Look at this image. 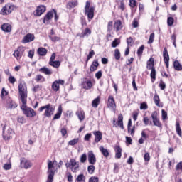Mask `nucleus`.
Masks as SVG:
<instances>
[{
    "mask_svg": "<svg viewBox=\"0 0 182 182\" xmlns=\"http://www.w3.org/2000/svg\"><path fill=\"white\" fill-rule=\"evenodd\" d=\"M48 38H50L52 42H59V41H60V37H58V36H48Z\"/></svg>",
    "mask_w": 182,
    "mask_h": 182,
    "instance_id": "obj_46",
    "label": "nucleus"
},
{
    "mask_svg": "<svg viewBox=\"0 0 182 182\" xmlns=\"http://www.w3.org/2000/svg\"><path fill=\"white\" fill-rule=\"evenodd\" d=\"M107 106L109 109L113 110V112H116V102L114 101L113 95L109 96Z\"/></svg>",
    "mask_w": 182,
    "mask_h": 182,
    "instance_id": "obj_10",
    "label": "nucleus"
},
{
    "mask_svg": "<svg viewBox=\"0 0 182 182\" xmlns=\"http://www.w3.org/2000/svg\"><path fill=\"white\" fill-rule=\"evenodd\" d=\"M100 151H101L104 157H109V151L103 146H100Z\"/></svg>",
    "mask_w": 182,
    "mask_h": 182,
    "instance_id": "obj_31",
    "label": "nucleus"
},
{
    "mask_svg": "<svg viewBox=\"0 0 182 182\" xmlns=\"http://www.w3.org/2000/svg\"><path fill=\"white\" fill-rule=\"evenodd\" d=\"M99 103H100V98L97 97V98L94 99L92 102V107H95L96 109L97 106H99Z\"/></svg>",
    "mask_w": 182,
    "mask_h": 182,
    "instance_id": "obj_35",
    "label": "nucleus"
},
{
    "mask_svg": "<svg viewBox=\"0 0 182 182\" xmlns=\"http://www.w3.org/2000/svg\"><path fill=\"white\" fill-rule=\"evenodd\" d=\"M85 15H87L88 19H93L95 16V7H90V2L87 1L85 7Z\"/></svg>",
    "mask_w": 182,
    "mask_h": 182,
    "instance_id": "obj_5",
    "label": "nucleus"
},
{
    "mask_svg": "<svg viewBox=\"0 0 182 182\" xmlns=\"http://www.w3.org/2000/svg\"><path fill=\"white\" fill-rule=\"evenodd\" d=\"M87 160V155L86 154H82L80 158V163H86Z\"/></svg>",
    "mask_w": 182,
    "mask_h": 182,
    "instance_id": "obj_43",
    "label": "nucleus"
},
{
    "mask_svg": "<svg viewBox=\"0 0 182 182\" xmlns=\"http://www.w3.org/2000/svg\"><path fill=\"white\" fill-rule=\"evenodd\" d=\"M9 82L14 85V83L16 82V79H15V77L10 75V77H9Z\"/></svg>",
    "mask_w": 182,
    "mask_h": 182,
    "instance_id": "obj_60",
    "label": "nucleus"
},
{
    "mask_svg": "<svg viewBox=\"0 0 182 182\" xmlns=\"http://www.w3.org/2000/svg\"><path fill=\"white\" fill-rule=\"evenodd\" d=\"M119 45V39L116 38L112 41V48H117V46Z\"/></svg>",
    "mask_w": 182,
    "mask_h": 182,
    "instance_id": "obj_59",
    "label": "nucleus"
},
{
    "mask_svg": "<svg viewBox=\"0 0 182 182\" xmlns=\"http://www.w3.org/2000/svg\"><path fill=\"white\" fill-rule=\"evenodd\" d=\"M5 127H6V126L4 125L3 127V139L4 140H11V139H12V134H14V130L9 128L8 130L5 131Z\"/></svg>",
    "mask_w": 182,
    "mask_h": 182,
    "instance_id": "obj_6",
    "label": "nucleus"
},
{
    "mask_svg": "<svg viewBox=\"0 0 182 182\" xmlns=\"http://www.w3.org/2000/svg\"><path fill=\"white\" fill-rule=\"evenodd\" d=\"M92 133L95 137V141L96 143H99V141H100V140L102 139V132L100 131H94Z\"/></svg>",
    "mask_w": 182,
    "mask_h": 182,
    "instance_id": "obj_22",
    "label": "nucleus"
},
{
    "mask_svg": "<svg viewBox=\"0 0 182 182\" xmlns=\"http://www.w3.org/2000/svg\"><path fill=\"white\" fill-rule=\"evenodd\" d=\"M159 87L161 90H164V89H166V83H164L161 80H160Z\"/></svg>",
    "mask_w": 182,
    "mask_h": 182,
    "instance_id": "obj_58",
    "label": "nucleus"
},
{
    "mask_svg": "<svg viewBox=\"0 0 182 182\" xmlns=\"http://www.w3.org/2000/svg\"><path fill=\"white\" fill-rule=\"evenodd\" d=\"M20 165L21 168H25L26 170H28V168H31V167H32V162L25 158H23L21 160Z\"/></svg>",
    "mask_w": 182,
    "mask_h": 182,
    "instance_id": "obj_11",
    "label": "nucleus"
},
{
    "mask_svg": "<svg viewBox=\"0 0 182 182\" xmlns=\"http://www.w3.org/2000/svg\"><path fill=\"white\" fill-rule=\"evenodd\" d=\"M52 18H53V10L48 12L47 14L45 16L43 19L44 23L48 25V23H49V21H51Z\"/></svg>",
    "mask_w": 182,
    "mask_h": 182,
    "instance_id": "obj_20",
    "label": "nucleus"
},
{
    "mask_svg": "<svg viewBox=\"0 0 182 182\" xmlns=\"http://www.w3.org/2000/svg\"><path fill=\"white\" fill-rule=\"evenodd\" d=\"M60 85H61V86H63V85H65V80H55L53 82V84L51 85V88L53 90V92L59 91V89H60Z\"/></svg>",
    "mask_w": 182,
    "mask_h": 182,
    "instance_id": "obj_7",
    "label": "nucleus"
},
{
    "mask_svg": "<svg viewBox=\"0 0 182 182\" xmlns=\"http://www.w3.org/2000/svg\"><path fill=\"white\" fill-rule=\"evenodd\" d=\"M77 6V1H70L68 2V5H67V8L68 9H72V8H75V6Z\"/></svg>",
    "mask_w": 182,
    "mask_h": 182,
    "instance_id": "obj_39",
    "label": "nucleus"
},
{
    "mask_svg": "<svg viewBox=\"0 0 182 182\" xmlns=\"http://www.w3.org/2000/svg\"><path fill=\"white\" fill-rule=\"evenodd\" d=\"M127 43L128 46H133V38L129 37L127 39Z\"/></svg>",
    "mask_w": 182,
    "mask_h": 182,
    "instance_id": "obj_56",
    "label": "nucleus"
},
{
    "mask_svg": "<svg viewBox=\"0 0 182 182\" xmlns=\"http://www.w3.org/2000/svg\"><path fill=\"white\" fill-rule=\"evenodd\" d=\"M85 178L83 173L78 175L77 178H76V181L77 182H85Z\"/></svg>",
    "mask_w": 182,
    "mask_h": 182,
    "instance_id": "obj_41",
    "label": "nucleus"
},
{
    "mask_svg": "<svg viewBox=\"0 0 182 182\" xmlns=\"http://www.w3.org/2000/svg\"><path fill=\"white\" fill-rule=\"evenodd\" d=\"M43 110H45V117H52L53 113H55V108H53V106H52L50 104L43 106L38 109L39 112H43Z\"/></svg>",
    "mask_w": 182,
    "mask_h": 182,
    "instance_id": "obj_2",
    "label": "nucleus"
},
{
    "mask_svg": "<svg viewBox=\"0 0 182 182\" xmlns=\"http://www.w3.org/2000/svg\"><path fill=\"white\" fill-rule=\"evenodd\" d=\"M35 41V35L33 33L26 34L22 39V43H29V42H33Z\"/></svg>",
    "mask_w": 182,
    "mask_h": 182,
    "instance_id": "obj_15",
    "label": "nucleus"
},
{
    "mask_svg": "<svg viewBox=\"0 0 182 182\" xmlns=\"http://www.w3.org/2000/svg\"><path fill=\"white\" fill-rule=\"evenodd\" d=\"M17 122H18V123H21V124H23V123L26 122V120L23 117H18L17 119Z\"/></svg>",
    "mask_w": 182,
    "mask_h": 182,
    "instance_id": "obj_62",
    "label": "nucleus"
},
{
    "mask_svg": "<svg viewBox=\"0 0 182 182\" xmlns=\"http://www.w3.org/2000/svg\"><path fill=\"white\" fill-rule=\"evenodd\" d=\"M49 65L58 69L60 66V61H49Z\"/></svg>",
    "mask_w": 182,
    "mask_h": 182,
    "instance_id": "obj_37",
    "label": "nucleus"
},
{
    "mask_svg": "<svg viewBox=\"0 0 182 182\" xmlns=\"http://www.w3.org/2000/svg\"><path fill=\"white\" fill-rule=\"evenodd\" d=\"M37 53L40 56H46V54L48 53V50L45 48H39L37 50Z\"/></svg>",
    "mask_w": 182,
    "mask_h": 182,
    "instance_id": "obj_30",
    "label": "nucleus"
},
{
    "mask_svg": "<svg viewBox=\"0 0 182 182\" xmlns=\"http://www.w3.org/2000/svg\"><path fill=\"white\" fill-rule=\"evenodd\" d=\"M26 102H22V106L21 107V110H23V113L27 117H35L36 116V112L31 107H26Z\"/></svg>",
    "mask_w": 182,
    "mask_h": 182,
    "instance_id": "obj_3",
    "label": "nucleus"
},
{
    "mask_svg": "<svg viewBox=\"0 0 182 182\" xmlns=\"http://www.w3.org/2000/svg\"><path fill=\"white\" fill-rule=\"evenodd\" d=\"M89 182H99V178L96 176H92L89 179Z\"/></svg>",
    "mask_w": 182,
    "mask_h": 182,
    "instance_id": "obj_61",
    "label": "nucleus"
},
{
    "mask_svg": "<svg viewBox=\"0 0 182 182\" xmlns=\"http://www.w3.org/2000/svg\"><path fill=\"white\" fill-rule=\"evenodd\" d=\"M18 93L21 103H25L26 102H27L28 87H26V84L25 82H21L18 84Z\"/></svg>",
    "mask_w": 182,
    "mask_h": 182,
    "instance_id": "obj_1",
    "label": "nucleus"
},
{
    "mask_svg": "<svg viewBox=\"0 0 182 182\" xmlns=\"http://www.w3.org/2000/svg\"><path fill=\"white\" fill-rule=\"evenodd\" d=\"M108 32H112L113 31V21H109L107 24Z\"/></svg>",
    "mask_w": 182,
    "mask_h": 182,
    "instance_id": "obj_50",
    "label": "nucleus"
},
{
    "mask_svg": "<svg viewBox=\"0 0 182 182\" xmlns=\"http://www.w3.org/2000/svg\"><path fill=\"white\" fill-rule=\"evenodd\" d=\"M67 168H70L73 173H77L79 171V162L76 161V159H70L68 163L65 164Z\"/></svg>",
    "mask_w": 182,
    "mask_h": 182,
    "instance_id": "obj_4",
    "label": "nucleus"
},
{
    "mask_svg": "<svg viewBox=\"0 0 182 182\" xmlns=\"http://www.w3.org/2000/svg\"><path fill=\"white\" fill-rule=\"evenodd\" d=\"M176 132L180 137L182 136L181 127H180V122L178 121L176 122Z\"/></svg>",
    "mask_w": 182,
    "mask_h": 182,
    "instance_id": "obj_32",
    "label": "nucleus"
},
{
    "mask_svg": "<svg viewBox=\"0 0 182 182\" xmlns=\"http://www.w3.org/2000/svg\"><path fill=\"white\" fill-rule=\"evenodd\" d=\"M151 73H150V76H151V82L152 83H154L155 80H156V68H152V70H151Z\"/></svg>",
    "mask_w": 182,
    "mask_h": 182,
    "instance_id": "obj_36",
    "label": "nucleus"
},
{
    "mask_svg": "<svg viewBox=\"0 0 182 182\" xmlns=\"http://www.w3.org/2000/svg\"><path fill=\"white\" fill-rule=\"evenodd\" d=\"M151 116L154 126H156L157 127H161V124L160 123V120H159V114L157 112H154Z\"/></svg>",
    "mask_w": 182,
    "mask_h": 182,
    "instance_id": "obj_12",
    "label": "nucleus"
},
{
    "mask_svg": "<svg viewBox=\"0 0 182 182\" xmlns=\"http://www.w3.org/2000/svg\"><path fill=\"white\" fill-rule=\"evenodd\" d=\"M154 102L156 106H158V107H160V97H159V95L157 94H156L154 96Z\"/></svg>",
    "mask_w": 182,
    "mask_h": 182,
    "instance_id": "obj_38",
    "label": "nucleus"
},
{
    "mask_svg": "<svg viewBox=\"0 0 182 182\" xmlns=\"http://www.w3.org/2000/svg\"><path fill=\"white\" fill-rule=\"evenodd\" d=\"M91 33L92 30H90L89 28H87L81 34H77V36H80V38H85V36H89V35H91Z\"/></svg>",
    "mask_w": 182,
    "mask_h": 182,
    "instance_id": "obj_24",
    "label": "nucleus"
},
{
    "mask_svg": "<svg viewBox=\"0 0 182 182\" xmlns=\"http://www.w3.org/2000/svg\"><path fill=\"white\" fill-rule=\"evenodd\" d=\"M173 68L176 70L180 71L182 70V65L180 63V62H178V60H176L173 63Z\"/></svg>",
    "mask_w": 182,
    "mask_h": 182,
    "instance_id": "obj_34",
    "label": "nucleus"
},
{
    "mask_svg": "<svg viewBox=\"0 0 182 182\" xmlns=\"http://www.w3.org/2000/svg\"><path fill=\"white\" fill-rule=\"evenodd\" d=\"M79 143V138L73 139L68 142L69 146H75Z\"/></svg>",
    "mask_w": 182,
    "mask_h": 182,
    "instance_id": "obj_40",
    "label": "nucleus"
},
{
    "mask_svg": "<svg viewBox=\"0 0 182 182\" xmlns=\"http://www.w3.org/2000/svg\"><path fill=\"white\" fill-rule=\"evenodd\" d=\"M81 86H82V89L89 90L92 89V87L93 86V82H92V80H90L87 78H84L81 83Z\"/></svg>",
    "mask_w": 182,
    "mask_h": 182,
    "instance_id": "obj_8",
    "label": "nucleus"
},
{
    "mask_svg": "<svg viewBox=\"0 0 182 182\" xmlns=\"http://www.w3.org/2000/svg\"><path fill=\"white\" fill-rule=\"evenodd\" d=\"M53 175H48L46 182H53Z\"/></svg>",
    "mask_w": 182,
    "mask_h": 182,
    "instance_id": "obj_64",
    "label": "nucleus"
},
{
    "mask_svg": "<svg viewBox=\"0 0 182 182\" xmlns=\"http://www.w3.org/2000/svg\"><path fill=\"white\" fill-rule=\"evenodd\" d=\"M93 56H95V51L92 50L87 55V62H89L90 59H92Z\"/></svg>",
    "mask_w": 182,
    "mask_h": 182,
    "instance_id": "obj_51",
    "label": "nucleus"
},
{
    "mask_svg": "<svg viewBox=\"0 0 182 182\" xmlns=\"http://www.w3.org/2000/svg\"><path fill=\"white\" fill-rule=\"evenodd\" d=\"M39 72L44 73V75H52V70H50L46 67L40 68Z\"/></svg>",
    "mask_w": 182,
    "mask_h": 182,
    "instance_id": "obj_28",
    "label": "nucleus"
},
{
    "mask_svg": "<svg viewBox=\"0 0 182 182\" xmlns=\"http://www.w3.org/2000/svg\"><path fill=\"white\" fill-rule=\"evenodd\" d=\"M6 109H16V107H18V105L16 104V102L12 100V99L9 97L6 100Z\"/></svg>",
    "mask_w": 182,
    "mask_h": 182,
    "instance_id": "obj_14",
    "label": "nucleus"
},
{
    "mask_svg": "<svg viewBox=\"0 0 182 182\" xmlns=\"http://www.w3.org/2000/svg\"><path fill=\"white\" fill-rule=\"evenodd\" d=\"M173 23H174V18L173 17H168L167 19L168 26H173Z\"/></svg>",
    "mask_w": 182,
    "mask_h": 182,
    "instance_id": "obj_45",
    "label": "nucleus"
},
{
    "mask_svg": "<svg viewBox=\"0 0 182 182\" xmlns=\"http://www.w3.org/2000/svg\"><path fill=\"white\" fill-rule=\"evenodd\" d=\"M146 68L149 70L154 69V58H151L149 59V60L147 61V66H146Z\"/></svg>",
    "mask_w": 182,
    "mask_h": 182,
    "instance_id": "obj_27",
    "label": "nucleus"
},
{
    "mask_svg": "<svg viewBox=\"0 0 182 182\" xmlns=\"http://www.w3.org/2000/svg\"><path fill=\"white\" fill-rule=\"evenodd\" d=\"M88 163L90 164H96V155L93 153V151H89L88 154Z\"/></svg>",
    "mask_w": 182,
    "mask_h": 182,
    "instance_id": "obj_17",
    "label": "nucleus"
},
{
    "mask_svg": "<svg viewBox=\"0 0 182 182\" xmlns=\"http://www.w3.org/2000/svg\"><path fill=\"white\" fill-rule=\"evenodd\" d=\"M163 56H164V62L166 64L167 69H168V62H170V56L168 55V52L167 51V48H164Z\"/></svg>",
    "mask_w": 182,
    "mask_h": 182,
    "instance_id": "obj_19",
    "label": "nucleus"
},
{
    "mask_svg": "<svg viewBox=\"0 0 182 182\" xmlns=\"http://www.w3.org/2000/svg\"><path fill=\"white\" fill-rule=\"evenodd\" d=\"M153 42H154V33H152L149 36V40L148 41V43L150 45V44L153 43Z\"/></svg>",
    "mask_w": 182,
    "mask_h": 182,
    "instance_id": "obj_53",
    "label": "nucleus"
},
{
    "mask_svg": "<svg viewBox=\"0 0 182 182\" xmlns=\"http://www.w3.org/2000/svg\"><path fill=\"white\" fill-rule=\"evenodd\" d=\"M23 52H25V48L23 46H20L14 51V56H15L17 60H19L23 55Z\"/></svg>",
    "mask_w": 182,
    "mask_h": 182,
    "instance_id": "obj_13",
    "label": "nucleus"
},
{
    "mask_svg": "<svg viewBox=\"0 0 182 182\" xmlns=\"http://www.w3.org/2000/svg\"><path fill=\"white\" fill-rule=\"evenodd\" d=\"M67 178L68 182H73V176L70 172L67 173Z\"/></svg>",
    "mask_w": 182,
    "mask_h": 182,
    "instance_id": "obj_57",
    "label": "nucleus"
},
{
    "mask_svg": "<svg viewBox=\"0 0 182 182\" xmlns=\"http://www.w3.org/2000/svg\"><path fill=\"white\" fill-rule=\"evenodd\" d=\"M36 82H45V77L41 75H37L36 77Z\"/></svg>",
    "mask_w": 182,
    "mask_h": 182,
    "instance_id": "obj_47",
    "label": "nucleus"
},
{
    "mask_svg": "<svg viewBox=\"0 0 182 182\" xmlns=\"http://www.w3.org/2000/svg\"><path fill=\"white\" fill-rule=\"evenodd\" d=\"M41 90H42V85H36L33 88V92H34V93H36V92H41Z\"/></svg>",
    "mask_w": 182,
    "mask_h": 182,
    "instance_id": "obj_42",
    "label": "nucleus"
},
{
    "mask_svg": "<svg viewBox=\"0 0 182 182\" xmlns=\"http://www.w3.org/2000/svg\"><path fill=\"white\" fill-rule=\"evenodd\" d=\"M60 116H62V107L60 106L58 109V112L54 115L53 120H58V119H60Z\"/></svg>",
    "mask_w": 182,
    "mask_h": 182,
    "instance_id": "obj_33",
    "label": "nucleus"
},
{
    "mask_svg": "<svg viewBox=\"0 0 182 182\" xmlns=\"http://www.w3.org/2000/svg\"><path fill=\"white\" fill-rule=\"evenodd\" d=\"M114 58L117 60H119V59H120V51L119 50V49H116L114 50Z\"/></svg>",
    "mask_w": 182,
    "mask_h": 182,
    "instance_id": "obj_48",
    "label": "nucleus"
},
{
    "mask_svg": "<svg viewBox=\"0 0 182 182\" xmlns=\"http://www.w3.org/2000/svg\"><path fill=\"white\" fill-rule=\"evenodd\" d=\"M56 163V161H54L53 162H52V161H48V176L53 175L55 176V171L53 170V166L55 165V164Z\"/></svg>",
    "mask_w": 182,
    "mask_h": 182,
    "instance_id": "obj_18",
    "label": "nucleus"
},
{
    "mask_svg": "<svg viewBox=\"0 0 182 182\" xmlns=\"http://www.w3.org/2000/svg\"><path fill=\"white\" fill-rule=\"evenodd\" d=\"M148 107L147 103L143 102L140 105V110H147Z\"/></svg>",
    "mask_w": 182,
    "mask_h": 182,
    "instance_id": "obj_54",
    "label": "nucleus"
},
{
    "mask_svg": "<svg viewBox=\"0 0 182 182\" xmlns=\"http://www.w3.org/2000/svg\"><path fill=\"white\" fill-rule=\"evenodd\" d=\"M137 4V1L136 0H130L129 1V5L131 8H134L136 6V4Z\"/></svg>",
    "mask_w": 182,
    "mask_h": 182,
    "instance_id": "obj_63",
    "label": "nucleus"
},
{
    "mask_svg": "<svg viewBox=\"0 0 182 182\" xmlns=\"http://www.w3.org/2000/svg\"><path fill=\"white\" fill-rule=\"evenodd\" d=\"M143 50H144V46H141L137 50L138 56L143 55Z\"/></svg>",
    "mask_w": 182,
    "mask_h": 182,
    "instance_id": "obj_52",
    "label": "nucleus"
},
{
    "mask_svg": "<svg viewBox=\"0 0 182 182\" xmlns=\"http://www.w3.org/2000/svg\"><path fill=\"white\" fill-rule=\"evenodd\" d=\"M15 9V6L6 4L4 6L1 11L2 15H9L12 13V11Z\"/></svg>",
    "mask_w": 182,
    "mask_h": 182,
    "instance_id": "obj_9",
    "label": "nucleus"
},
{
    "mask_svg": "<svg viewBox=\"0 0 182 182\" xmlns=\"http://www.w3.org/2000/svg\"><path fill=\"white\" fill-rule=\"evenodd\" d=\"M1 96L2 99H5V96H8V92L5 90L4 87H3L1 90Z\"/></svg>",
    "mask_w": 182,
    "mask_h": 182,
    "instance_id": "obj_49",
    "label": "nucleus"
},
{
    "mask_svg": "<svg viewBox=\"0 0 182 182\" xmlns=\"http://www.w3.org/2000/svg\"><path fill=\"white\" fill-rule=\"evenodd\" d=\"M161 113H162V120H167L168 119L167 112H166L164 109H162Z\"/></svg>",
    "mask_w": 182,
    "mask_h": 182,
    "instance_id": "obj_55",
    "label": "nucleus"
},
{
    "mask_svg": "<svg viewBox=\"0 0 182 182\" xmlns=\"http://www.w3.org/2000/svg\"><path fill=\"white\" fill-rule=\"evenodd\" d=\"M76 115L80 122H83V120H85V111L80 109L76 112Z\"/></svg>",
    "mask_w": 182,
    "mask_h": 182,
    "instance_id": "obj_26",
    "label": "nucleus"
},
{
    "mask_svg": "<svg viewBox=\"0 0 182 182\" xmlns=\"http://www.w3.org/2000/svg\"><path fill=\"white\" fill-rule=\"evenodd\" d=\"M114 28H115L116 31H120L123 28V26L122 25V21L120 20H117L114 22Z\"/></svg>",
    "mask_w": 182,
    "mask_h": 182,
    "instance_id": "obj_29",
    "label": "nucleus"
},
{
    "mask_svg": "<svg viewBox=\"0 0 182 182\" xmlns=\"http://www.w3.org/2000/svg\"><path fill=\"white\" fill-rule=\"evenodd\" d=\"M1 31H3V32H6V33H9V32H11L12 31V26L9 23H4L1 26Z\"/></svg>",
    "mask_w": 182,
    "mask_h": 182,
    "instance_id": "obj_21",
    "label": "nucleus"
},
{
    "mask_svg": "<svg viewBox=\"0 0 182 182\" xmlns=\"http://www.w3.org/2000/svg\"><path fill=\"white\" fill-rule=\"evenodd\" d=\"M99 67V62L97 60H95L92 65H90V72H95V70H97V68Z\"/></svg>",
    "mask_w": 182,
    "mask_h": 182,
    "instance_id": "obj_23",
    "label": "nucleus"
},
{
    "mask_svg": "<svg viewBox=\"0 0 182 182\" xmlns=\"http://www.w3.org/2000/svg\"><path fill=\"white\" fill-rule=\"evenodd\" d=\"M95 166H93V164L90 165L87 167V171L89 174H93V173H95Z\"/></svg>",
    "mask_w": 182,
    "mask_h": 182,
    "instance_id": "obj_44",
    "label": "nucleus"
},
{
    "mask_svg": "<svg viewBox=\"0 0 182 182\" xmlns=\"http://www.w3.org/2000/svg\"><path fill=\"white\" fill-rule=\"evenodd\" d=\"M115 159H121L122 158V148L119 146H115Z\"/></svg>",
    "mask_w": 182,
    "mask_h": 182,
    "instance_id": "obj_25",
    "label": "nucleus"
},
{
    "mask_svg": "<svg viewBox=\"0 0 182 182\" xmlns=\"http://www.w3.org/2000/svg\"><path fill=\"white\" fill-rule=\"evenodd\" d=\"M46 11V6L44 5L38 6L36 10L34 11V16H41L43 13Z\"/></svg>",
    "mask_w": 182,
    "mask_h": 182,
    "instance_id": "obj_16",
    "label": "nucleus"
}]
</instances>
